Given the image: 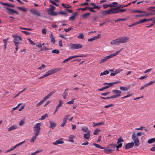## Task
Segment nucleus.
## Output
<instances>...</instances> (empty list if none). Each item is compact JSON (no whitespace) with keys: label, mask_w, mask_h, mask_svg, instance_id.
<instances>
[{"label":"nucleus","mask_w":155,"mask_h":155,"mask_svg":"<svg viewBox=\"0 0 155 155\" xmlns=\"http://www.w3.org/2000/svg\"><path fill=\"white\" fill-rule=\"evenodd\" d=\"M17 128V126L15 125H12L10 127L8 128V130L9 131L16 129Z\"/></svg>","instance_id":"nucleus-20"},{"label":"nucleus","mask_w":155,"mask_h":155,"mask_svg":"<svg viewBox=\"0 0 155 155\" xmlns=\"http://www.w3.org/2000/svg\"><path fill=\"white\" fill-rule=\"evenodd\" d=\"M64 143V141L62 139H60L58 140H57L55 142L53 143L54 145H57L59 144H62Z\"/></svg>","instance_id":"nucleus-14"},{"label":"nucleus","mask_w":155,"mask_h":155,"mask_svg":"<svg viewBox=\"0 0 155 155\" xmlns=\"http://www.w3.org/2000/svg\"><path fill=\"white\" fill-rule=\"evenodd\" d=\"M120 42L118 38L110 42V44L112 45H115L120 44Z\"/></svg>","instance_id":"nucleus-15"},{"label":"nucleus","mask_w":155,"mask_h":155,"mask_svg":"<svg viewBox=\"0 0 155 155\" xmlns=\"http://www.w3.org/2000/svg\"><path fill=\"white\" fill-rule=\"evenodd\" d=\"M28 41L30 42L31 45H35V43H34L32 40H31V39L28 38Z\"/></svg>","instance_id":"nucleus-52"},{"label":"nucleus","mask_w":155,"mask_h":155,"mask_svg":"<svg viewBox=\"0 0 155 155\" xmlns=\"http://www.w3.org/2000/svg\"><path fill=\"white\" fill-rule=\"evenodd\" d=\"M134 145V143L133 142L131 143H127L124 147L125 149H127L132 148Z\"/></svg>","instance_id":"nucleus-8"},{"label":"nucleus","mask_w":155,"mask_h":155,"mask_svg":"<svg viewBox=\"0 0 155 155\" xmlns=\"http://www.w3.org/2000/svg\"><path fill=\"white\" fill-rule=\"evenodd\" d=\"M112 92L115 94H120L121 93V91L117 90H114L112 91Z\"/></svg>","instance_id":"nucleus-31"},{"label":"nucleus","mask_w":155,"mask_h":155,"mask_svg":"<svg viewBox=\"0 0 155 155\" xmlns=\"http://www.w3.org/2000/svg\"><path fill=\"white\" fill-rule=\"evenodd\" d=\"M45 65L44 64H42V66H41L39 67L38 68V70H41L43 68H45Z\"/></svg>","instance_id":"nucleus-62"},{"label":"nucleus","mask_w":155,"mask_h":155,"mask_svg":"<svg viewBox=\"0 0 155 155\" xmlns=\"http://www.w3.org/2000/svg\"><path fill=\"white\" fill-rule=\"evenodd\" d=\"M101 14L104 16L106 15H107L111 14L110 9H109L107 11L103 10L101 12Z\"/></svg>","instance_id":"nucleus-13"},{"label":"nucleus","mask_w":155,"mask_h":155,"mask_svg":"<svg viewBox=\"0 0 155 155\" xmlns=\"http://www.w3.org/2000/svg\"><path fill=\"white\" fill-rule=\"evenodd\" d=\"M4 8L8 10V11L7 12L8 14L12 15L15 14V10L7 7H4Z\"/></svg>","instance_id":"nucleus-7"},{"label":"nucleus","mask_w":155,"mask_h":155,"mask_svg":"<svg viewBox=\"0 0 155 155\" xmlns=\"http://www.w3.org/2000/svg\"><path fill=\"white\" fill-rule=\"evenodd\" d=\"M154 81H150L149 83L146 84V85L147 86L153 84L154 83Z\"/></svg>","instance_id":"nucleus-60"},{"label":"nucleus","mask_w":155,"mask_h":155,"mask_svg":"<svg viewBox=\"0 0 155 155\" xmlns=\"http://www.w3.org/2000/svg\"><path fill=\"white\" fill-rule=\"evenodd\" d=\"M78 13L77 12H74L72 16L69 18V19L72 21H74L75 19L76 16H78Z\"/></svg>","instance_id":"nucleus-12"},{"label":"nucleus","mask_w":155,"mask_h":155,"mask_svg":"<svg viewBox=\"0 0 155 155\" xmlns=\"http://www.w3.org/2000/svg\"><path fill=\"white\" fill-rule=\"evenodd\" d=\"M74 137V136H73L72 135H70L69 137V141L72 142H74V141L73 139Z\"/></svg>","instance_id":"nucleus-29"},{"label":"nucleus","mask_w":155,"mask_h":155,"mask_svg":"<svg viewBox=\"0 0 155 155\" xmlns=\"http://www.w3.org/2000/svg\"><path fill=\"white\" fill-rule=\"evenodd\" d=\"M34 136L32 137L31 138V139L30 140V142H31L33 143L34 142L35 140L36 137L38 136V135H36V134H34Z\"/></svg>","instance_id":"nucleus-30"},{"label":"nucleus","mask_w":155,"mask_h":155,"mask_svg":"<svg viewBox=\"0 0 155 155\" xmlns=\"http://www.w3.org/2000/svg\"><path fill=\"white\" fill-rule=\"evenodd\" d=\"M51 43H53V44H55V39L53 35V34L52 33H51Z\"/></svg>","instance_id":"nucleus-24"},{"label":"nucleus","mask_w":155,"mask_h":155,"mask_svg":"<svg viewBox=\"0 0 155 155\" xmlns=\"http://www.w3.org/2000/svg\"><path fill=\"white\" fill-rule=\"evenodd\" d=\"M103 7L105 9L108 8V7H110V4H105L103 5Z\"/></svg>","instance_id":"nucleus-59"},{"label":"nucleus","mask_w":155,"mask_h":155,"mask_svg":"<svg viewBox=\"0 0 155 155\" xmlns=\"http://www.w3.org/2000/svg\"><path fill=\"white\" fill-rule=\"evenodd\" d=\"M93 124L94 125H93L94 127H96V126L98 125H103L104 124V122H101L99 123H95L94 122H93Z\"/></svg>","instance_id":"nucleus-26"},{"label":"nucleus","mask_w":155,"mask_h":155,"mask_svg":"<svg viewBox=\"0 0 155 155\" xmlns=\"http://www.w3.org/2000/svg\"><path fill=\"white\" fill-rule=\"evenodd\" d=\"M119 83H120V82L118 81H117L116 82H112V83H108V85H107V87H108V88H109V87H112L113 85H114V84H118Z\"/></svg>","instance_id":"nucleus-19"},{"label":"nucleus","mask_w":155,"mask_h":155,"mask_svg":"<svg viewBox=\"0 0 155 155\" xmlns=\"http://www.w3.org/2000/svg\"><path fill=\"white\" fill-rule=\"evenodd\" d=\"M17 8L19 10L24 12H27V10L24 7H17Z\"/></svg>","instance_id":"nucleus-28"},{"label":"nucleus","mask_w":155,"mask_h":155,"mask_svg":"<svg viewBox=\"0 0 155 155\" xmlns=\"http://www.w3.org/2000/svg\"><path fill=\"white\" fill-rule=\"evenodd\" d=\"M110 4V8L115 7L116 6L118 5V3L117 2H113L112 3Z\"/></svg>","instance_id":"nucleus-21"},{"label":"nucleus","mask_w":155,"mask_h":155,"mask_svg":"<svg viewBox=\"0 0 155 155\" xmlns=\"http://www.w3.org/2000/svg\"><path fill=\"white\" fill-rule=\"evenodd\" d=\"M109 87H107V86H106L105 87H103L101 89H98V90L99 91H102L104 89H107Z\"/></svg>","instance_id":"nucleus-54"},{"label":"nucleus","mask_w":155,"mask_h":155,"mask_svg":"<svg viewBox=\"0 0 155 155\" xmlns=\"http://www.w3.org/2000/svg\"><path fill=\"white\" fill-rule=\"evenodd\" d=\"M0 3L3 5L6 6L11 7L14 8L15 7V5H14L8 3L3 2H0Z\"/></svg>","instance_id":"nucleus-11"},{"label":"nucleus","mask_w":155,"mask_h":155,"mask_svg":"<svg viewBox=\"0 0 155 155\" xmlns=\"http://www.w3.org/2000/svg\"><path fill=\"white\" fill-rule=\"evenodd\" d=\"M55 91H52L50 93L48 94L47 96L48 97V98H49V97L52 96V95H53L55 92Z\"/></svg>","instance_id":"nucleus-41"},{"label":"nucleus","mask_w":155,"mask_h":155,"mask_svg":"<svg viewBox=\"0 0 155 155\" xmlns=\"http://www.w3.org/2000/svg\"><path fill=\"white\" fill-rule=\"evenodd\" d=\"M135 145L136 147H138L140 144L139 140H137L134 141Z\"/></svg>","instance_id":"nucleus-33"},{"label":"nucleus","mask_w":155,"mask_h":155,"mask_svg":"<svg viewBox=\"0 0 155 155\" xmlns=\"http://www.w3.org/2000/svg\"><path fill=\"white\" fill-rule=\"evenodd\" d=\"M49 123L50 124V125L49 127L50 128L54 129L56 126V124L54 122H53L51 121H50Z\"/></svg>","instance_id":"nucleus-18"},{"label":"nucleus","mask_w":155,"mask_h":155,"mask_svg":"<svg viewBox=\"0 0 155 155\" xmlns=\"http://www.w3.org/2000/svg\"><path fill=\"white\" fill-rule=\"evenodd\" d=\"M58 14L64 15L67 14V13L65 11H63L62 10H61L60 12H58Z\"/></svg>","instance_id":"nucleus-47"},{"label":"nucleus","mask_w":155,"mask_h":155,"mask_svg":"<svg viewBox=\"0 0 155 155\" xmlns=\"http://www.w3.org/2000/svg\"><path fill=\"white\" fill-rule=\"evenodd\" d=\"M42 150H37L35 152L32 153L31 154V155H35V154H36L39 152H42Z\"/></svg>","instance_id":"nucleus-57"},{"label":"nucleus","mask_w":155,"mask_h":155,"mask_svg":"<svg viewBox=\"0 0 155 155\" xmlns=\"http://www.w3.org/2000/svg\"><path fill=\"white\" fill-rule=\"evenodd\" d=\"M120 43H125L127 42L129 39V38L126 37H120L118 38Z\"/></svg>","instance_id":"nucleus-5"},{"label":"nucleus","mask_w":155,"mask_h":155,"mask_svg":"<svg viewBox=\"0 0 155 155\" xmlns=\"http://www.w3.org/2000/svg\"><path fill=\"white\" fill-rule=\"evenodd\" d=\"M109 73V71H104L103 72H101V73L100 76L104 75H106L107 74H108Z\"/></svg>","instance_id":"nucleus-34"},{"label":"nucleus","mask_w":155,"mask_h":155,"mask_svg":"<svg viewBox=\"0 0 155 155\" xmlns=\"http://www.w3.org/2000/svg\"><path fill=\"white\" fill-rule=\"evenodd\" d=\"M108 58L107 57V56L105 57L103 59H102L101 61L100 62V63L101 64L102 63H104L105 61H106L107 60H108Z\"/></svg>","instance_id":"nucleus-37"},{"label":"nucleus","mask_w":155,"mask_h":155,"mask_svg":"<svg viewBox=\"0 0 155 155\" xmlns=\"http://www.w3.org/2000/svg\"><path fill=\"white\" fill-rule=\"evenodd\" d=\"M154 142H155V138H152L149 140L148 143L149 144H150Z\"/></svg>","instance_id":"nucleus-35"},{"label":"nucleus","mask_w":155,"mask_h":155,"mask_svg":"<svg viewBox=\"0 0 155 155\" xmlns=\"http://www.w3.org/2000/svg\"><path fill=\"white\" fill-rule=\"evenodd\" d=\"M90 130L87 131L86 134H84V137L86 140L88 139L90 137Z\"/></svg>","instance_id":"nucleus-17"},{"label":"nucleus","mask_w":155,"mask_h":155,"mask_svg":"<svg viewBox=\"0 0 155 155\" xmlns=\"http://www.w3.org/2000/svg\"><path fill=\"white\" fill-rule=\"evenodd\" d=\"M101 37V35L100 34H99L97 36L94 37L93 38H94V40L97 39Z\"/></svg>","instance_id":"nucleus-58"},{"label":"nucleus","mask_w":155,"mask_h":155,"mask_svg":"<svg viewBox=\"0 0 155 155\" xmlns=\"http://www.w3.org/2000/svg\"><path fill=\"white\" fill-rule=\"evenodd\" d=\"M78 38L83 39L84 38V35L83 34H80L77 37Z\"/></svg>","instance_id":"nucleus-53"},{"label":"nucleus","mask_w":155,"mask_h":155,"mask_svg":"<svg viewBox=\"0 0 155 155\" xmlns=\"http://www.w3.org/2000/svg\"><path fill=\"white\" fill-rule=\"evenodd\" d=\"M69 117V116L68 115H66L63 119V122H67V121L68 119V117Z\"/></svg>","instance_id":"nucleus-44"},{"label":"nucleus","mask_w":155,"mask_h":155,"mask_svg":"<svg viewBox=\"0 0 155 155\" xmlns=\"http://www.w3.org/2000/svg\"><path fill=\"white\" fill-rule=\"evenodd\" d=\"M104 151L106 153H111V150L110 149H106L105 148Z\"/></svg>","instance_id":"nucleus-64"},{"label":"nucleus","mask_w":155,"mask_h":155,"mask_svg":"<svg viewBox=\"0 0 155 155\" xmlns=\"http://www.w3.org/2000/svg\"><path fill=\"white\" fill-rule=\"evenodd\" d=\"M48 14L53 16H56L58 15V12H55L54 10L48 11Z\"/></svg>","instance_id":"nucleus-9"},{"label":"nucleus","mask_w":155,"mask_h":155,"mask_svg":"<svg viewBox=\"0 0 155 155\" xmlns=\"http://www.w3.org/2000/svg\"><path fill=\"white\" fill-rule=\"evenodd\" d=\"M123 49V48H122L120 49L117 52L113 53V55H114V56H115L117 55V54H118L120 53V52Z\"/></svg>","instance_id":"nucleus-43"},{"label":"nucleus","mask_w":155,"mask_h":155,"mask_svg":"<svg viewBox=\"0 0 155 155\" xmlns=\"http://www.w3.org/2000/svg\"><path fill=\"white\" fill-rule=\"evenodd\" d=\"M68 90H69V89L68 88H66L65 90V91H64V92L63 94V95H66V96H67L68 94V93L67 92V91Z\"/></svg>","instance_id":"nucleus-56"},{"label":"nucleus","mask_w":155,"mask_h":155,"mask_svg":"<svg viewBox=\"0 0 155 155\" xmlns=\"http://www.w3.org/2000/svg\"><path fill=\"white\" fill-rule=\"evenodd\" d=\"M93 145L98 148H99L100 149H105V148L101 147V146H100V145H99L98 144H97L96 143H93Z\"/></svg>","instance_id":"nucleus-27"},{"label":"nucleus","mask_w":155,"mask_h":155,"mask_svg":"<svg viewBox=\"0 0 155 155\" xmlns=\"http://www.w3.org/2000/svg\"><path fill=\"white\" fill-rule=\"evenodd\" d=\"M123 141H124V140L121 137H120L118 139L117 143L118 144V143H120L122 142Z\"/></svg>","instance_id":"nucleus-55"},{"label":"nucleus","mask_w":155,"mask_h":155,"mask_svg":"<svg viewBox=\"0 0 155 155\" xmlns=\"http://www.w3.org/2000/svg\"><path fill=\"white\" fill-rule=\"evenodd\" d=\"M61 70V68H59V69L57 70L56 68H54L53 69H51V70L48 71L47 73L45 74L43 76L41 77H40L39 79H42L45 77L49 76L52 74L54 73L57 72Z\"/></svg>","instance_id":"nucleus-1"},{"label":"nucleus","mask_w":155,"mask_h":155,"mask_svg":"<svg viewBox=\"0 0 155 155\" xmlns=\"http://www.w3.org/2000/svg\"><path fill=\"white\" fill-rule=\"evenodd\" d=\"M83 46L80 44H73L70 43L69 45L70 49H78L82 47Z\"/></svg>","instance_id":"nucleus-3"},{"label":"nucleus","mask_w":155,"mask_h":155,"mask_svg":"<svg viewBox=\"0 0 155 155\" xmlns=\"http://www.w3.org/2000/svg\"><path fill=\"white\" fill-rule=\"evenodd\" d=\"M52 52L53 53L58 54L60 53V51L58 50H57V49H55L52 51Z\"/></svg>","instance_id":"nucleus-50"},{"label":"nucleus","mask_w":155,"mask_h":155,"mask_svg":"<svg viewBox=\"0 0 155 155\" xmlns=\"http://www.w3.org/2000/svg\"><path fill=\"white\" fill-rule=\"evenodd\" d=\"M62 101L61 100L60 101L58 104L57 106L56 107L58 108H59L60 107H61L62 105Z\"/></svg>","instance_id":"nucleus-45"},{"label":"nucleus","mask_w":155,"mask_h":155,"mask_svg":"<svg viewBox=\"0 0 155 155\" xmlns=\"http://www.w3.org/2000/svg\"><path fill=\"white\" fill-rule=\"evenodd\" d=\"M120 89L121 90L124 91H127L128 90V89L127 87H120Z\"/></svg>","instance_id":"nucleus-36"},{"label":"nucleus","mask_w":155,"mask_h":155,"mask_svg":"<svg viewBox=\"0 0 155 155\" xmlns=\"http://www.w3.org/2000/svg\"><path fill=\"white\" fill-rule=\"evenodd\" d=\"M108 147L112 152L115 149V147H116V145L114 144H111L109 145Z\"/></svg>","instance_id":"nucleus-16"},{"label":"nucleus","mask_w":155,"mask_h":155,"mask_svg":"<svg viewBox=\"0 0 155 155\" xmlns=\"http://www.w3.org/2000/svg\"><path fill=\"white\" fill-rule=\"evenodd\" d=\"M81 129L84 132H87V131H88V128L87 127H82Z\"/></svg>","instance_id":"nucleus-48"},{"label":"nucleus","mask_w":155,"mask_h":155,"mask_svg":"<svg viewBox=\"0 0 155 155\" xmlns=\"http://www.w3.org/2000/svg\"><path fill=\"white\" fill-rule=\"evenodd\" d=\"M132 138L134 141L137 140H138L139 139L137 137L136 135L135 134L134 132L133 133V134H132Z\"/></svg>","instance_id":"nucleus-23"},{"label":"nucleus","mask_w":155,"mask_h":155,"mask_svg":"<svg viewBox=\"0 0 155 155\" xmlns=\"http://www.w3.org/2000/svg\"><path fill=\"white\" fill-rule=\"evenodd\" d=\"M31 12L34 15H35L39 16H41L40 12L37 10L33 9L30 10Z\"/></svg>","instance_id":"nucleus-10"},{"label":"nucleus","mask_w":155,"mask_h":155,"mask_svg":"<svg viewBox=\"0 0 155 155\" xmlns=\"http://www.w3.org/2000/svg\"><path fill=\"white\" fill-rule=\"evenodd\" d=\"M114 106V105L112 104H109L104 106V107L105 108H107L110 107H112Z\"/></svg>","instance_id":"nucleus-61"},{"label":"nucleus","mask_w":155,"mask_h":155,"mask_svg":"<svg viewBox=\"0 0 155 155\" xmlns=\"http://www.w3.org/2000/svg\"><path fill=\"white\" fill-rule=\"evenodd\" d=\"M14 38L13 42L15 44H19L21 43L19 41L21 40L22 41V39L20 36H13Z\"/></svg>","instance_id":"nucleus-4"},{"label":"nucleus","mask_w":155,"mask_h":155,"mask_svg":"<svg viewBox=\"0 0 155 155\" xmlns=\"http://www.w3.org/2000/svg\"><path fill=\"white\" fill-rule=\"evenodd\" d=\"M87 9H89V11L91 12H96L95 10H94L93 7H88Z\"/></svg>","instance_id":"nucleus-40"},{"label":"nucleus","mask_w":155,"mask_h":155,"mask_svg":"<svg viewBox=\"0 0 155 155\" xmlns=\"http://www.w3.org/2000/svg\"><path fill=\"white\" fill-rule=\"evenodd\" d=\"M91 14V13H87L83 14L81 16V17L83 18H86L88 17Z\"/></svg>","instance_id":"nucleus-22"},{"label":"nucleus","mask_w":155,"mask_h":155,"mask_svg":"<svg viewBox=\"0 0 155 155\" xmlns=\"http://www.w3.org/2000/svg\"><path fill=\"white\" fill-rule=\"evenodd\" d=\"M42 33L44 35L46 34L47 30L45 28H43L42 30Z\"/></svg>","instance_id":"nucleus-63"},{"label":"nucleus","mask_w":155,"mask_h":155,"mask_svg":"<svg viewBox=\"0 0 155 155\" xmlns=\"http://www.w3.org/2000/svg\"><path fill=\"white\" fill-rule=\"evenodd\" d=\"M100 130L98 129H96V130H94V131L93 133V134L94 135H97L100 132Z\"/></svg>","instance_id":"nucleus-46"},{"label":"nucleus","mask_w":155,"mask_h":155,"mask_svg":"<svg viewBox=\"0 0 155 155\" xmlns=\"http://www.w3.org/2000/svg\"><path fill=\"white\" fill-rule=\"evenodd\" d=\"M40 126L41 124L40 123H37L35 125L33 129V131L35 132L34 134L38 135L39 134L41 129Z\"/></svg>","instance_id":"nucleus-2"},{"label":"nucleus","mask_w":155,"mask_h":155,"mask_svg":"<svg viewBox=\"0 0 155 155\" xmlns=\"http://www.w3.org/2000/svg\"><path fill=\"white\" fill-rule=\"evenodd\" d=\"M146 22H147V19L145 18H144L142 20H140L139 21H138L139 24Z\"/></svg>","instance_id":"nucleus-51"},{"label":"nucleus","mask_w":155,"mask_h":155,"mask_svg":"<svg viewBox=\"0 0 155 155\" xmlns=\"http://www.w3.org/2000/svg\"><path fill=\"white\" fill-rule=\"evenodd\" d=\"M155 8V6H151L150 7L148 8H147V10L149 11H150L152 12H155V9H153Z\"/></svg>","instance_id":"nucleus-32"},{"label":"nucleus","mask_w":155,"mask_h":155,"mask_svg":"<svg viewBox=\"0 0 155 155\" xmlns=\"http://www.w3.org/2000/svg\"><path fill=\"white\" fill-rule=\"evenodd\" d=\"M110 9L111 14H114L119 13V8L117 6L116 8H111Z\"/></svg>","instance_id":"nucleus-6"},{"label":"nucleus","mask_w":155,"mask_h":155,"mask_svg":"<svg viewBox=\"0 0 155 155\" xmlns=\"http://www.w3.org/2000/svg\"><path fill=\"white\" fill-rule=\"evenodd\" d=\"M122 71H123V69H120V68H119V69H117L115 70L114 71L116 73V74H117L119 73H120V72H121Z\"/></svg>","instance_id":"nucleus-49"},{"label":"nucleus","mask_w":155,"mask_h":155,"mask_svg":"<svg viewBox=\"0 0 155 155\" xmlns=\"http://www.w3.org/2000/svg\"><path fill=\"white\" fill-rule=\"evenodd\" d=\"M127 19L126 18H119L117 20H115L114 21L115 22H117L119 21H124L126 20Z\"/></svg>","instance_id":"nucleus-39"},{"label":"nucleus","mask_w":155,"mask_h":155,"mask_svg":"<svg viewBox=\"0 0 155 155\" xmlns=\"http://www.w3.org/2000/svg\"><path fill=\"white\" fill-rule=\"evenodd\" d=\"M123 49V48H122L120 49L117 52L113 53V55H114V56H115L117 55V54H118L120 53V52Z\"/></svg>","instance_id":"nucleus-42"},{"label":"nucleus","mask_w":155,"mask_h":155,"mask_svg":"<svg viewBox=\"0 0 155 155\" xmlns=\"http://www.w3.org/2000/svg\"><path fill=\"white\" fill-rule=\"evenodd\" d=\"M48 115L47 114H44L43 115L41 116V118H39V120H42L44 119L46 117H48Z\"/></svg>","instance_id":"nucleus-38"},{"label":"nucleus","mask_w":155,"mask_h":155,"mask_svg":"<svg viewBox=\"0 0 155 155\" xmlns=\"http://www.w3.org/2000/svg\"><path fill=\"white\" fill-rule=\"evenodd\" d=\"M56 8L55 6L52 5H50L49 8L47 9V11H52L55 10Z\"/></svg>","instance_id":"nucleus-25"}]
</instances>
